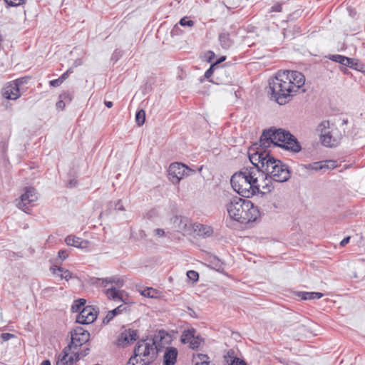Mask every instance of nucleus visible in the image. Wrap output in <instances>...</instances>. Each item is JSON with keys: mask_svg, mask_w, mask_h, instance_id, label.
I'll return each mask as SVG.
<instances>
[{"mask_svg": "<svg viewBox=\"0 0 365 365\" xmlns=\"http://www.w3.org/2000/svg\"><path fill=\"white\" fill-rule=\"evenodd\" d=\"M155 235L159 237H163L165 235V232L163 229H155L154 230Z\"/></svg>", "mask_w": 365, "mask_h": 365, "instance_id": "obj_55", "label": "nucleus"}, {"mask_svg": "<svg viewBox=\"0 0 365 365\" xmlns=\"http://www.w3.org/2000/svg\"><path fill=\"white\" fill-rule=\"evenodd\" d=\"M125 309L126 307L123 304H120L113 310L108 312L106 316L103 319V323L104 324H108L115 316L121 314Z\"/></svg>", "mask_w": 365, "mask_h": 365, "instance_id": "obj_25", "label": "nucleus"}, {"mask_svg": "<svg viewBox=\"0 0 365 365\" xmlns=\"http://www.w3.org/2000/svg\"><path fill=\"white\" fill-rule=\"evenodd\" d=\"M267 166L261 175H269L276 182L287 181L290 177V171L287 165L273 156L266 161Z\"/></svg>", "mask_w": 365, "mask_h": 365, "instance_id": "obj_4", "label": "nucleus"}, {"mask_svg": "<svg viewBox=\"0 0 365 365\" xmlns=\"http://www.w3.org/2000/svg\"><path fill=\"white\" fill-rule=\"evenodd\" d=\"M349 241H350V237H346L344 238V239L341 241V242H340V245H341V247H344V246H345L346 245H347V244L349 242Z\"/></svg>", "mask_w": 365, "mask_h": 365, "instance_id": "obj_56", "label": "nucleus"}, {"mask_svg": "<svg viewBox=\"0 0 365 365\" xmlns=\"http://www.w3.org/2000/svg\"><path fill=\"white\" fill-rule=\"evenodd\" d=\"M90 352V349L89 348H86L84 349L81 353V356L82 357H84L86 356H87Z\"/></svg>", "mask_w": 365, "mask_h": 365, "instance_id": "obj_57", "label": "nucleus"}, {"mask_svg": "<svg viewBox=\"0 0 365 365\" xmlns=\"http://www.w3.org/2000/svg\"><path fill=\"white\" fill-rule=\"evenodd\" d=\"M168 337V334L165 330H159L154 336L153 339L139 341L134 348L133 352L135 356L141 357L150 365L153 364L158 355V343H163L165 338Z\"/></svg>", "mask_w": 365, "mask_h": 365, "instance_id": "obj_3", "label": "nucleus"}, {"mask_svg": "<svg viewBox=\"0 0 365 365\" xmlns=\"http://www.w3.org/2000/svg\"><path fill=\"white\" fill-rule=\"evenodd\" d=\"M58 257L62 259H65L68 257V253L66 250H60L58 252Z\"/></svg>", "mask_w": 365, "mask_h": 365, "instance_id": "obj_52", "label": "nucleus"}, {"mask_svg": "<svg viewBox=\"0 0 365 365\" xmlns=\"http://www.w3.org/2000/svg\"><path fill=\"white\" fill-rule=\"evenodd\" d=\"M347 71V69L346 68H341V71L344 72V73H346Z\"/></svg>", "mask_w": 365, "mask_h": 365, "instance_id": "obj_63", "label": "nucleus"}, {"mask_svg": "<svg viewBox=\"0 0 365 365\" xmlns=\"http://www.w3.org/2000/svg\"><path fill=\"white\" fill-rule=\"evenodd\" d=\"M41 365H51V361L48 359L43 360Z\"/></svg>", "mask_w": 365, "mask_h": 365, "instance_id": "obj_60", "label": "nucleus"}, {"mask_svg": "<svg viewBox=\"0 0 365 365\" xmlns=\"http://www.w3.org/2000/svg\"><path fill=\"white\" fill-rule=\"evenodd\" d=\"M96 283L100 286L106 287L108 284H114L118 288L122 287L124 284L123 279L117 277H111L106 278H98Z\"/></svg>", "mask_w": 365, "mask_h": 365, "instance_id": "obj_22", "label": "nucleus"}, {"mask_svg": "<svg viewBox=\"0 0 365 365\" xmlns=\"http://www.w3.org/2000/svg\"><path fill=\"white\" fill-rule=\"evenodd\" d=\"M232 187L235 192L244 197H250L255 195H259L260 185L245 182L240 175H232L230 179Z\"/></svg>", "mask_w": 365, "mask_h": 365, "instance_id": "obj_6", "label": "nucleus"}, {"mask_svg": "<svg viewBox=\"0 0 365 365\" xmlns=\"http://www.w3.org/2000/svg\"><path fill=\"white\" fill-rule=\"evenodd\" d=\"M1 339L4 340V341H7L9 340L10 338L13 337L14 335L11 334H9V333H2L1 334Z\"/></svg>", "mask_w": 365, "mask_h": 365, "instance_id": "obj_54", "label": "nucleus"}, {"mask_svg": "<svg viewBox=\"0 0 365 365\" xmlns=\"http://www.w3.org/2000/svg\"><path fill=\"white\" fill-rule=\"evenodd\" d=\"M66 365H73V364H70V362L67 361V363H66Z\"/></svg>", "mask_w": 365, "mask_h": 365, "instance_id": "obj_64", "label": "nucleus"}, {"mask_svg": "<svg viewBox=\"0 0 365 365\" xmlns=\"http://www.w3.org/2000/svg\"><path fill=\"white\" fill-rule=\"evenodd\" d=\"M230 365H247V364L244 360L240 359L237 357H234L232 359H231Z\"/></svg>", "mask_w": 365, "mask_h": 365, "instance_id": "obj_42", "label": "nucleus"}, {"mask_svg": "<svg viewBox=\"0 0 365 365\" xmlns=\"http://www.w3.org/2000/svg\"><path fill=\"white\" fill-rule=\"evenodd\" d=\"M318 130L320 132V140L326 147H336L341 140V135L336 128L330 130L329 122L324 120L318 125Z\"/></svg>", "mask_w": 365, "mask_h": 365, "instance_id": "obj_7", "label": "nucleus"}, {"mask_svg": "<svg viewBox=\"0 0 365 365\" xmlns=\"http://www.w3.org/2000/svg\"><path fill=\"white\" fill-rule=\"evenodd\" d=\"M282 4H277L272 7L271 11L273 12H280L282 11Z\"/></svg>", "mask_w": 365, "mask_h": 365, "instance_id": "obj_50", "label": "nucleus"}, {"mask_svg": "<svg viewBox=\"0 0 365 365\" xmlns=\"http://www.w3.org/2000/svg\"><path fill=\"white\" fill-rule=\"evenodd\" d=\"M70 354H72V356L74 357L76 361H79L82 358L81 353L78 352L77 349H73Z\"/></svg>", "mask_w": 365, "mask_h": 365, "instance_id": "obj_45", "label": "nucleus"}, {"mask_svg": "<svg viewBox=\"0 0 365 365\" xmlns=\"http://www.w3.org/2000/svg\"><path fill=\"white\" fill-rule=\"evenodd\" d=\"M9 6H18L24 4L26 0H4Z\"/></svg>", "mask_w": 365, "mask_h": 365, "instance_id": "obj_39", "label": "nucleus"}, {"mask_svg": "<svg viewBox=\"0 0 365 365\" xmlns=\"http://www.w3.org/2000/svg\"><path fill=\"white\" fill-rule=\"evenodd\" d=\"M38 198V194L36 190L32 187H26L24 192L21 195L20 200H16V206L26 213L31 211L30 206L36 202Z\"/></svg>", "mask_w": 365, "mask_h": 365, "instance_id": "obj_9", "label": "nucleus"}, {"mask_svg": "<svg viewBox=\"0 0 365 365\" xmlns=\"http://www.w3.org/2000/svg\"><path fill=\"white\" fill-rule=\"evenodd\" d=\"M153 291V289L152 288H149L148 289H145L144 290L143 292H142V294L145 296V297H153V295H151V292Z\"/></svg>", "mask_w": 365, "mask_h": 365, "instance_id": "obj_53", "label": "nucleus"}, {"mask_svg": "<svg viewBox=\"0 0 365 365\" xmlns=\"http://www.w3.org/2000/svg\"><path fill=\"white\" fill-rule=\"evenodd\" d=\"M127 365H150L147 363L144 359L138 356H135V354L133 352V355L129 359V361Z\"/></svg>", "mask_w": 365, "mask_h": 365, "instance_id": "obj_34", "label": "nucleus"}, {"mask_svg": "<svg viewBox=\"0 0 365 365\" xmlns=\"http://www.w3.org/2000/svg\"><path fill=\"white\" fill-rule=\"evenodd\" d=\"M2 96L9 100H16L21 96L20 88L13 81L7 83L2 88Z\"/></svg>", "mask_w": 365, "mask_h": 365, "instance_id": "obj_14", "label": "nucleus"}, {"mask_svg": "<svg viewBox=\"0 0 365 365\" xmlns=\"http://www.w3.org/2000/svg\"><path fill=\"white\" fill-rule=\"evenodd\" d=\"M178 350L174 347H169L164 354V365H174L176 362Z\"/></svg>", "mask_w": 365, "mask_h": 365, "instance_id": "obj_24", "label": "nucleus"}, {"mask_svg": "<svg viewBox=\"0 0 365 365\" xmlns=\"http://www.w3.org/2000/svg\"><path fill=\"white\" fill-rule=\"evenodd\" d=\"M66 103L63 99L60 98V100L56 103V107L58 109L63 110L66 106Z\"/></svg>", "mask_w": 365, "mask_h": 365, "instance_id": "obj_51", "label": "nucleus"}, {"mask_svg": "<svg viewBox=\"0 0 365 365\" xmlns=\"http://www.w3.org/2000/svg\"><path fill=\"white\" fill-rule=\"evenodd\" d=\"M267 148V147H262L259 144V148H257L256 150L254 148L249 150V159L255 166V170L259 175H261L264 170L267 166L266 161H268V158L272 157L269 153L265 150Z\"/></svg>", "mask_w": 365, "mask_h": 365, "instance_id": "obj_8", "label": "nucleus"}, {"mask_svg": "<svg viewBox=\"0 0 365 365\" xmlns=\"http://www.w3.org/2000/svg\"><path fill=\"white\" fill-rule=\"evenodd\" d=\"M86 301L84 299H78L75 300L71 306V311L73 312H78L82 307L86 304Z\"/></svg>", "mask_w": 365, "mask_h": 365, "instance_id": "obj_36", "label": "nucleus"}, {"mask_svg": "<svg viewBox=\"0 0 365 365\" xmlns=\"http://www.w3.org/2000/svg\"><path fill=\"white\" fill-rule=\"evenodd\" d=\"M323 294L317 292H297L296 296L302 300L318 299L323 297Z\"/></svg>", "mask_w": 365, "mask_h": 365, "instance_id": "obj_26", "label": "nucleus"}, {"mask_svg": "<svg viewBox=\"0 0 365 365\" xmlns=\"http://www.w3.org/2000/svg\"><path fill=\"white\" fill-rule=\"evenodd\" d=\"M29 78L24 77V78H19L15 81H13L14 83H16L17 84V86L20 88L21 86H22L24 83H26L29 81Z\"/></svg>", "mask_w": 365, "mask_h": 365, "instance_id": "obj_44", "label": "nucleus"}, {"mask_svg": "<svg viewBox=\"0 0 365 365\" xmlns=\"http://www.w3.org/2000/svg\"><path fill=\"white\" fill-rule=\"evenodd\" d=\"M262 181L261 182V183H259V185H260L259 191L260 192L259 194L262 195V196L265 193L270 192L274 188V182H275L274 180H272L270 178V176L269 175H262Z\"/></svg>", "mask_w": 365, "mask_h": 365, "instance_id": "obj_20", "label": "nucleus"}, {"mask_svg": "<svg viewBox=\"0 0 365 365\" xmlns=\"http://www.w3.org/2000/svg\"><path fill=\"white\" fill-rule=\"evenodd\" d=\"M291 133L283 129L271 128L264 130L260 136L259 143L262 147H269L271 144L280 147Z\"/></svg>", "mask_w": 365, "mask_h": 365, "instance_id": "obj_5", "label": "nucleus"}, {"mask_svg": "<svg viewBox=\"0 0 365 365\" xmlns=\"http://www.w3.org/2000/svg\"><path fill=\"white\" fill-rule=\"evenodd\" d=\"M344 66L356 71H361L364 67L363 64H361L357 59L352 58H349L348 63H346Z\"/></svg>", "mask_w": 365, "mask_h": 365, "instance_id": "obj_32", "label": "nucleus"}, {"mask_svg": "<svg viewBox=\"0 0 365 365\" xmlns=\"http://www.w3.org/2000/svg\"><path fill=\"white\" fill-rule=\"evenodd\" d=\"M71 350L70 346H66L62 351V353L58 356L56 365H66L67 363L68 356L70 354Z\"/></svg>", "mask_w": 365, "mask_h": 365, "instance_id": "obj_31", "label": "nucleus"}, {"mask_svg": "<svg viewBox=\"0 0 365 365\" xmlns=\"http://www.w3.org/2000/svg\"><path fill=\"white\" fill-rule=\"evenodd\" d=\"M62 80L60 79V78L57 79L52 80L49 82L50 86L53 87H58L62 83Z\"/></svg>", "mask_w": 365, "mask_h": 365, "instance_id": "obj_48", "label": "nucleus"}, {"mask_svg": "<svg viewBox=\"0 0 365 365\" xmlns=\"http://www.w3.org/2000/svg\"><path fill=\"white\" fill-rule=\"evenodd\" d=\"M187 278L192 282H195L199 279V274L195 270H189L187 272Z\"/></svg>", "mask_w": 365, "mask_h": 365, "instance_id": "obj_38", "label": "nucleus"}, {"mask_svg": "<svg viewBox=\"0 0 365 365\" xmlns=\"http://www.w3.org/2000/svg\"><path fill=\"white\" fill-rule=\"evenodd\" d=\"M70 334L71 341L66 346H70L71 350L78 349L89 340L90 333L81 327L72 329Z\"/></svg>", "mask_w": 365, "mask_h": 365, "instance_id": "obj_10", "label": "nucleus"}, {"mask_svg": "<svg viewBox=\"0 0 365 365\" xmlns=\"http://www.w3.org/2000/svg\"><path fill=\"white\" fill-rule=\"evenodd\" d=\"M105 105L107 108H111L113 106V103L111 101H105Z\"/></svg>", "mask_w": 365, "mask_h": 365, "instance_id": "obj_61", "label": "nucleus"}, {"mask_svg": "<svg viewBox=\"0 0 365 365\" xmlns=\"http://www.w3.org/2000/svg\"><path fill=\"white\" fill-rule=\"evenodd\" d=\"M97 318V312L92 306H87L83 308L76 316V322L80 324H89L93 323Z\"/></svg>", "mask_w": 365, "mask_h": 365, "instance_id": "obj_12", "label": "nucleus"}, {"mask_svg": "<svg viewBox=\"0 0 365 365\" xmlns=\"http://www.w3.org/2000/svg\"><path fill=\"white\" fill-rule=\"evenodd\" d=\"M195 329L185 330L180 339L182 343L189 344L190 347L192 349H197L204 342L201 337L195 336Z\"/></svg>", "mask_w": 365, "mask_h": 365, "instance_id": "obj_13", "label": "nucleus"}, {"mask_svg": "<svg viewBox=\"0 0 365 365\" xmlns=\"http://www.w3.org/2000/svg\"><path fill=\"white\" fill-rule=\"evenodd\" d=\"M193 361L195 365H210L208 356L203 354H194Z\"/></svg>", "mask_w": 365, "mask_h": 365, "instance_id": "obj_30", "label": "nucleus"}, {"mask_svg": "<svg viewBox=\"0 0 365 365\" xmlns=\"http://www.w3.org/2000/svg\"><path fill=\"white\" fill-rule=\"evenodd\" d=\"M305 83L304 76L297 71H279L269 81L272 98L279 105L287 103Z\"/></svg>", "mask_w": 365, "mask_h": 365, "instance_id": "obj_1", "label": "nucleus"}, {"mask_svg": "<svg viewBox=\"0 0 365 365\" xmlns=\"http://www.w3.org/2000/svg\"><path fill=\"white\" fill-rule=\"evenodd\" d=\"M175 227L178 232H187L190 230L191 224L188 218L184 217H176L174 220Z\"/></svg>", "mask_w": 365, "mask_h": 365, "instance_id": "obj_23", "label": "nucleus"}, {"mask_svg": "<svg viewBox=\"0 0 365 365\" xmlns=\"http://www.w3.org/2000/svg\"><path fill=\"white\" fill-rule=\"evenodd\" d=\"M219 41L224 49H229L233 44V41L227 32H222L219 34Z\"/></svg>", "mask_w": 365, "mask_h": 365, "instance_id": "obj_28", "label": "nucleus"}, {"mask_svg": "<svg viewBox=\"0 0 365 365\" xmlns=\"http://www.w3.org/2000/svg\"><path fill=\"white\" fill-rule=\"evenodd\" d=\"M192 229L197 235L202 237H210L213 234V229L211 226L200 223H194Z\"/></svg>", "mask_w": 365, "mask_h": 365, "instance_id": "obj_21", "label": "nucleus"}, {"mask_svg": "<svg viewBox=\"0 0 365 365\" xmlns=\"http://www.w3.org/2000/svg\"><path fill=\"white\" fill-rule=\"evenodd\" d=\"M280 148L292 151L293 153H299L302 150V146L297 139L292 134L282 144Z\"/></svg>", "mask_w": 365, "mask_h": 365, "instance_id": "obj_17", "label": "nucleus"}, {"mask_svg": "<svg viewBox=\"0 0 365 365\" xmlns=\"http://www.w3.org/2000/svg\"><path fill=\"white\" fill-rule=\"evenodd\" d=\"M349 16L351 17L352 19H357L359 17V14L356 11V10L354 8L352 7H348L347 9Z\"/></svg>", "mask_w": 365, "mask_h": 365, "instance_id": "obj_43", "label": "nucleus"}, {"mask_svg": "<svg viewBox=\"0 0 365 365\" xmlns=\"http://www.w3.org/2000/svg\"><path fill=\"white\" fill-rule=\"evenodd\" d=\"M68 361L70 362V364H73L74 361H76V360L74 359V357L71 355V356H68Z\"/></svg>", "mask_w": 365, "mask_h": 365, "instance_id": "obj_59", "label": "nucleus"}, {"mask_svg": "<svg viewBox=\"0 0 365 365\" xmlns=\"http://www.w3.org/2000/svg\"><path fill=\"white\" fill-rule=\"evenodd\" d=\"M145 120V113L143 110L137 111L135 114V121L138 125H143Z\"/></svg>", "mask_w": 365, "mask_h": 365, "instance_id": "obj_37", "label": "nucleus"}, {"mask_svg": "<svg viewBox=\"0 0 365 365\" xmlns=\"http://www.w3.org/2000/svg\"><path fill=\"white\" fill-rule=\"evenodd\" d=\"M114 209L115 210H118V211H124L125 210V207H124V206L121 203V200H118L115 203Z\"/></svg>", "mask_w": 365, "mask_h": 365, "instance_id": "obj_47", "label": "nucleus"}, {"mask_svg": "<svg viewBox=\"0 0 365 365\" xmlns=\"http://www.w3.org/2000/svg\"><path fill=\"white\" fill-rule=\"evenodd\" d=\"M225 59H226V56H221L213 65H215V66L216 65L225 61Z\"/></svg>", "mask_w": 365, "mask_h": 365, "instance_id": "obj_58", "label": "nucleus"}, {"mask_svg": "<svg viewBox=\"0 0 365 365\" xmlns=\"http://www.w3.org/2000/svg\"><path fill=\"white\" fill-rule=\"evenodd\" d=\"M137 331L131 329L123 331L118 338V344L120 346L127 345L137 339Z\"/></svg>", "mask_w": 365, "mask_h": 365, "instance_id": "obj_18", "label": "nucleus"}, {"mask_svg": "<svg viewBox=\"0 0 365 365\" xmlns=\"http://www.w3.org/2000/svg\"><path fill=\"white\" fill-rule=\"evenodd\" d=\"M336 167V162L334 160H322L314 162L306 165V168L315 171L334 169Z\"/></svg>", "mask_w": 365, "mask_h": 365, "instance_id": "obj_15", "label": "nucleus"}, {"mask_svg": "<svg viewBox=\"0 0 365 365\" xmlns=\"http://www.w3.org/2000/svg\"><path fill=\"white\" fill-rule=\"evenodd\" d=\"M209 263V266L216 271L220 272L224 269V263L216 256L211 257Z\"/></svg>", "mask_w": 365, "mask_h": 365, "instance_id": "obj_29", "label": "nucleus"}, {"mask_svg": "<svg viewBox=\"0 0 365 365\" xmlns=\"http://www.w3.org/2000/svg\"><path fill=\"white\" fill-rule=\"evenodd\" d=\"M215 65H212L205 73V78H209L213 73Z\"/></svg>", "mask_w": 365, "mask_h": 365, "instance_id": "obj_49", "label": "nucleus"}, {"mask_svg": "<svg viewBox=\"0 0 365 365\" xmlns=\"http://www.w3.org/2000/svg\"><path fill=\"white\" fill-rule=\"evenodd\" d=\"M123 291L118 289L115 287H112L106 290V294L109 299L120 300L123 302Z\"/></svg>", "mask_w": 365, "mask_h": 365, "instance_id": "obj_27", "label": "nucleus"}, {"mask_svg": "<svg viewBox=\"0 0 365 365\" xmlns=\"http://www.w3.org/2000/svg\"><path fill=\"white\" fill-rule=\"evenodd\" d=\"M191 170L180 163H171L168 169L170 179L173 184H178L185 177L189 175Z\"/></svg>", "mask_w": 365, "mask_h": 365, "instance_id": "obj_11", "label": "nucleus"}, {"mask_svg": "<svg viewBox=\"0 0 365 365\" xmlns=\"http://www.w3.org/2000/svg\"><path fill=\"white\" fill-rule=\"evenodd\" d=\"M71 73H73V68H70L65 73H63L59 78L61 80H62V82H63Z\"/></svg>", "mask_w": 365, "mask_h": 365, "instance_id": "obj_46", "label": "nucleus"}, {"mask_svg": "<svg viewBox=\"0 0 365 365\" xmlns=\"http://www.w3.org/2000/svg\"><path fill=\"white\" fill-rule=\"evenodd\" d=\"M53 274H57L56 270L60 272V277L61 279H65L68 281L69 279L72 277V274L70 271L67 269H64L61 267H56V268H52Z\"/></svg>", "mask_w": 365, "mask_h": 365, "instance_id": "obj_35", "label": "nucleus"}, {"mask_svg": "<svg viewBox=\"0 0 365 365\" xmlns=\"http://www.w3.org/2000/svg\"><path fill=\"white\" fill-rule=\"evenodd\" d=\"M73 98V95L69 92H63L59 96V98L63 99L66 103H70Z\"/></svg>", "mask_w": 365, "mask_h": 365, "instance_id": "obj_40", "label": "nucleus"}, {"mask_svg": "<svg viewBox=\"0 0 365 365\" xmlns=\"http://www.w3.org/2000/svg\"><path fill=\"white\" fill-rule=\"evenodd\" d=\"M226 207L230 218L242 224L254 222L259 216L257 207L251 201L237 196L230 198Z\"/></svg>", "mask_w": 365, "mask_h": 365, "instance_id": "obj_2", "label": "nucleus"}, {"mask_svg": "<svg viewBox=\"0 0 365 365\" xmlns=\"http://www.w3.org/2000/svg\"><path fill=\"white\" fill-rule=\"evenodd\" d=\"M179 24L182 26H193L194 24H195V22L192 20H189L187 19V17H183L182 18L180 21H179Z\"/></svg>", "mask_w": 365, "mask_h": 365, "instance_id": "obj_41", "label": "nucleus"}, {"mask_svg": "<svg viewBox=\"0 0 365 365\" xmlns=\"http://www.w3.org/2000/svg\"><path fill=\"white\" fill-rule=\"evenodd\" d=\"M329 59L334 62L340 63L341 66H345L346 63H348L349 57L339 54L329 55Z\"/></svg>", "mask_w": 365, "mask_h": 365, "instance_id": "obj_33", "label": "nucleus"}, {"mask_svg": "<svg viewBox=\"0 0 365 365\" xmlns=\"http://www.w3.org/2000/svg\"><path fill=\"white\" fill-rule=\"evenodd\" d=\"M258 174L254 168H251L250 169L245 168L242 171L236 173L234 175H240L242 179H245V182L254 183V185H257L259 183L258 178L257 176Z\"/></svg>", "mask_w": 365, "mask_h": 365, "instance_id": "obj_16", "label": "nucleus"}, {"mask_svg": "<svg viewBox=\"0 0 365 365\" xmlns=\"http://www.w3.org/2000/svg\"><path fill=\"white\" fill-rule=\"evenodd\" d=\"M208 53L210 55V56L209 57L210 60L212 59V58H213L215 56V53L214 52L212 51H209Z\"/></svg>", "mask_w": 365, "mask_h": 365, "instance_id": "obj_62", "label": "nucleus"}, {"mask_svg": "<svg viewBox=\"0 0 365 365\" xmlns=\"http://www.w3.org/2000/svg\"><path fill=\"white\" fill-rule=\"evenodd\" d=\"M65 242L68 246H73L80 249H86L89 245L88 240H84L74 235L67 236L65 239Z\"/></svg>", "mask_w": 365, "mask_h": 365, "instance_id": "obj_19", "label": "nucleus"}]
</instances>
